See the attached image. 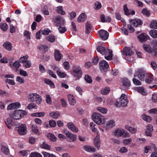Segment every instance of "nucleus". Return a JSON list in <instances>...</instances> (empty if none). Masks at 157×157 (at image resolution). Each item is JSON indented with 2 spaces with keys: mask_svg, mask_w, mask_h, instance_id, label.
<instances>
[{
  "mask_svg": "<svg viewBox=\"0 0 157 157\" xmlns=\"http://www.w3.org/2000/svg\"><path fill=\"white\" fill-rule=\"evenodd\" d=\"M44 157H57L55 155L52 154H50L47 152H44L43 153Z\"/></svg>",
  "mask_w": 157,
  "mask_h": 157,
  "instance_id": "50",
  "label": "nucleus"
},
{
  "mask_svg": "<svg viewBox=\"0 0 157 157\" xmlns=\"http://www.w3.org/2000/svg\"><path fill=\"white\" fill-rule=\"evenodd\" d=\"M46 39L48 41L53 43L55 41V37L53 35H49L46 37Z\"/></svg>",
  "mask_w": 157,
  "mask_h": 157,
  "instance_id": "36",
  "label": "nucleus"
},
{
  "mask_svg": "<svg viewBox=\"0 0 157 157\" xmlns=\"http://www.w3.org/2000/svg\"><path fill=\"white\" fill-rule=\"evenodd\" d=\"M137 90L139 93L142 94V95H145L146 93L144 91V89L142 87H139L137 88Z\"/></svg>",
  "mask_w": 157,
  "mask_h": 157,
  "instance_id": "49",
  "label": "nucleus"
},
{
  "mask_svg": "<svg viewBox=\"0 0 157 157\" xmlns=\"http://www.w3.org/2000/svg\"><path fill=\"white\" fill-rule=\"evenodd\" d=\"M27 114L25 111L19 109L14 111L13 113H11L10 115L11 118L14 120H18L23 117Z\"/></svg>",
  "mask_w": 157,
  "mask_h": 157,
  "instance_id": "2",
  "label": "nucleus"
},
{
  "mask_svg": "<svg viewBox=\"0 0 157 157\" xmlns=\"http://www.w3.org/2000/svg\"><path fill=\"white\" fill-rule=\"evenodd\" d=\"M54 22L56 23V25L58 27L64 24V20L60 16H56L54 20Z\"/></svg>",
  "mask_w": 157,
  "mask_h": 157,
  "instance_id": "11",
  "label": "nucleus"
},
{
  "mask_svg": "<svg viewBox=\"0 0 157 157\" xmlns=\"http://www.w3.org/2000/svg\"><path fill=\"white\" fill-rule=\"evenodd\" d=\"M125 128L127 130L132 134L135 133L137 131V129L136 128L130 127L128 125H126L125 126Z\"/></svg>",
  "mask_w": 157,
  "mask_h": 157,
  "instance_id": "27",
  "label": "nucleus"
},
{
  "mask_svg": "<svg viewBox=\"0 0 157 157\" xmlns=\"http://www.w3.org/2000/svg\"><path fill=\"white\" fill-rule=\"evenodd\" d=\"M67 126L69 129L74 132H77L78 131V128L75 126L74 124L72 122L68 123Z\"/></svg>",
  "mask_w": 157,
  "mask_h": 157,
  "instance_id": "17",
  "label": "nucleus"
},
{
  "mask_svg": "<svg viewBox=\"0 0 157 157\" xmlns=\"http://www.w3.org/2000/svg\"><path fill=\"white\" fill-rule=\"evenodd\" d=\"M44 81L46 84L49 85L51 87L53 88L55 87L54 84L50 80L46 79L44 80Z\"/></svg>",
  "mask_w": 157,
  "mask_h": 157,
  "instance_id": "38",
  "label": "nucleus"
},
{
  "mask_svg": "<svg viewBox=\"0 0 157 157\" xmlns=\"http://www.w3.org/2000/svg\"><path fill=\"white\" fill-rule=\"evenodd\" d=\"M46 101L47 103L51 104V98L49 95L47 94L46 95Z\"/></svg>",
  "mask_w": 157,
  "mask_h": 157,
  "instance_id": "57",
  "label": "nucleus"
},
{
  "mask_svg": "<svg viewBox=\"0 0 157 157\" xmlns=\"http://www.w3.org/2000/svg\"><path fill=\"white\" fill-rule=\"evenodd\" d=\"M142 14L145 15L147 17H149L150 16V12L146 9H144L141 11Z\"/></svg>",
  "mask_w": 157,
  "mask_h": 157,
  "instance_id": "51",
  "label": "nucleus"
},
{
  "mask_svg": "<svg viewBox=\"0 0 157 157\" xmlns=\"http://www.w3.org/2000/svg\"><path fill=\"white\" fill-rule=\"evenodd\" d=\"M142 47L144 50L145 51H146L149 53L151 52L152 49L150 45L147 44H144L143 45Z\"/></svg>",
  "mask_w": 157,
  "mask_h": 157,
  "instance_id": "30",
  "label": "nucleus"
},
{
  "mask_svg": "<svg viewBox=\"0 0 157 157\" xmlns=\"http://www.w3.org/2000/svg\"><path fill=\"white\" fill-rule=\"evenodd\" d=\"M92 119L98 124H101L104 122V117L98 113H94L92 115Z\"/></svg>",
  "mask_w": 157,
  "mask_h": 157,
  "instance_id": "3",
  "label": "nucleus"
},
{
  "mask_svg": "<svg viewBox=\"0 0 157 157\" xmlns=\"http://www.w3.org/2000/svg\"><path fill=\"white\" fill-rule=\"evenodd\" d=\"M57 73L58 75L60 78H64L66 75V74L64 72H61L60 71H57Z\"/></svg>",
  "mask_w": 157,
  "mask_h": 157,
  "instance_id": "61",
  "label": "nucleus"
},
{
  "mask_svg": "<svg viewBox=\"0 0 157 157\" xmlns=\"http://www.w3.org/2000/svg\"><path fill=\"white\" fill-rule=\"evenodd\" d=\"M143 119L144 120L147 122H150L151 121V117L149 116L144 115L142 116Z\"/></svg>",
  "mask_w": 157,
  "mask_h": 157,
  "instance_id": "47",
  "label": "nucleus"
},
{
  "mask_svg": "<svg viewBox=\"0 0 157 157\" xmlns=\"http://www.w3.org/2000/svg\"><path fill=\"white\" fill-rule=\"evenodd\" d=\"M49 115L54 118H57L60 116V114L58 111L52 112L50 113Z\"/></svg>",
  "mask_w": 157,
  "mask_h": 157,
  "instance_id": "28",
  "label": "nucleus"
},
{
  "mask_svg": "<svg viewBox=\"0 0 157 157\" xmlns=\"http://www.w3.org/2000/svg\"><path fill=\"white\" fill-rule=\"evenodd\" d=\"M147 75V76H146L144 79H145V82L147 84H150L153 82V78L151 75H150L148 73Z\"/></svg>",
  "mask_w": 157,
  "mask_h": 157,
  "instance_id": "24",
  "label": "nucleus"
},
{
  "mask_svg": "<svg viewBox=\"0 0 157 157\" xmlns=\"http://www.w3.org/2000/svg\"><path fill=\"white\" fill-rule=\"evenodd\" d=\"M90 126L92 131L93 132H97V127L98 125L94 124L93 122H92L90 124Z\"/></svg>",
  "mask_w": 157,
  "mask_h": 157,
  "instance_id": "35",
  "label": "nucleus"
},
{
  "mask_svg": "<svg viewBox=\"0 0 157 157\" xmlns=\"http://www.w3.org/2000/svg\"><path fill=\"white\" fill-rule=\"evenodd\" d=\"M3 47L6 49L10 51L12 50V46L11 43L8 41L4 42L3 44Z\"/></svg>",
  "mask_w": 157,
  "mask_h": 157,
  "instance_id": "21",
  "label": "nucleus"
},
{
  "mask_svg": "<svg viewBox=\"0 0 157 157\" xmlns=\"http://www.w3.org/2000/svg\"><path fill=\"white\" fill-rule=\"evenodd\" d=\"M83 149L85 151L90 152H94L96 151V149L95 148L89 145L84 146Z\"/></svg>",
  "mask_w": 157,
  "mask_h": 157,
  "instance_id": "20",
  "label": "nucleus"
},
{
  "mask_svg": "<svg viewBox=\"0 0 157 157\" xmlns=\"http://www.w3.org/2000/svg\"><path fill=\"white\" fill-rule=\"evenodd\" d=\"M35 95H36V96L35 95L36 98L34 101H35L37 103L40 104V102L42 101V99L41 96L37 94H35Z\"/></svg>",
  "mask_w": 157,
  "mask_h": 157,
  "instance_id": "41",
  "label": "nucleus"
},
{
  "mask_svg": "<svg viewBox=\"0 0 157 157\" xmlns=\"http://www.w3.org/2000/svg\"><path fill=\"white\" fill-rule=\"evenodd\" d=\"M62 132L66 135L67 138H69V142H73L76 140L77 136L76 135L70 133L67 130H63Z\"/></svg>",
  "mask_w": 157,
  "mask_h": 157,
  "instance_id": "5",
  "label": "nucleus"
},
{
  "mask_svg": "<svg viewBox=\"0 0 157 157\" xmlns=\"http://www.w3.org/2000/svg\"><path fill=\"white\" fill-rule=\"evenodd\" d=\"M123 55L130 56L134 54V52L129 47H125L123 50Z\"/></svg>",
  "mask_w": 157,
  "mask_h": 157,
  "instance_id": "15",
  "label": "nucleus"
},
{
  "mask_svg": "<svg viewBox=\"0 0 157 157\" xmlns=\"http://www.w3.org/2000/svg\"><path fill=\"white\" fill-rule=\"evenodd\" d=\"M68 98L69 104L71 105H74L75 104L76 101L73 96L71 94H68Z\"/></svg>",
  "mask_w": 157,
  "mask_h": 157,
  "instance_id": "22",
  "label": "nucleus"
},
{
  "mask_svg": "<svg viewBox=\"0 0 157 157\" xmlns=\"http://www.w3.org/2000/svg\"><path fill=\"white\" fill-rule=\"evenodd\" d=\"M0 28L3 31H6L8 29V26L6 23H1L0 24Z\"/></svg>",
  "mask_w": 157,
  "mask_h": 157,
  "instance_id": "33",
  "label": "nucleus"
},
{
  "mask_svg": "<svg viewBox=\"0 0 157 157\" xmlns=\"http://www.w3.org/2000/svg\"><path fill=\"white\" fill-rule=\"evenodd\" d=\"M150 27L152 29H157V21H152L150 24Z\"/></svg>",
  "mask_w": 157,
  "mask_h": 157,
  "instance_id": "45",
  "label": "nucleus"
},
{
  "mask_svg": "<svg viewBox=\"0 0 157 157\" xmlns=\"http://www.w3.org/2000/svg\"><path fill=\"white\" fill-rule=\"evenodd\" d=\"M132 81L133 83L136 85H140L141 84L140 81L135 78H133Z\"/></svg>",
  "mask_w": 157,
  "mask_h": 157,
  "instance_id": "53",
  "label": "nucleus"
},
{
  "mask_svg": "<svg viewBox=\"0 0 157 157\" xmlns=\"http://www.w3.org/2000/svg\"><path fill=\"white\" fill-rule=\"evenodd\" d=\"M5 123L7 127L9 129L12 128V125H17L16 123H15V121L10 118L7 119L6 122Z\"/></svg>",
  "mask_w": 157,
  "mask_h": 157,
  "instance_id": "16",
  "label": "nucleus"
},
{
  "mask_svg": "<svg viewBox=\"0 0 157 157\" xmlns=\"http://www.w3.org/2000/svg\"><path fill=\"white\" fill-rule=\"evenodd\" d=\"M100 18L101 22H110L111 21V18L109 17H107V20H105V16L103 14H101L100 16Z\"/></svg>",
  "mask_w": 157,
  "mask_h": 157,
  "instance_id": "29",
  "label": "nucleus"
},
{
  "mask_svg": "<svg viewBox=\"0 0 157 157\" xmlns=\"http://www.w3.org/2000/svg\"><path fill=\"white\" fill-rule=\"evenodd\" d=\"M27 108L29 109H30L33 108L36 109L37 106L34 103H31L28 105Z\"/></svg>",
  "mask_w": 157,
  "mask_h": 157,
  "instance_id": "58",
  "label": "nucleus"
},
{
  "mask_svg": "<svg viewBox=\"0 0 157 157\" xmlns=\"http://www.w3.org/2000/svg\"><path fill=\"white\" fill-rule=\"evenodd\" d=\"M98 34L102 40H106L108 38L109 34L106 31L100 30L98 31Z\"/></svg>",
  "mask_w": 157,
  "mask_h": 157,
  "instance_id": "8",
  "label": "nucleus"
},
{
  "mask_svg": "<svg viewBox=\"0 0 157 157\" xmlns=\"http://www.w3.org/2000/svg\"><path fill=\"white\" fill-rule=\"evenodd\" d=\"M17 132L20 135H24L27 132V128L26 125L24 124H21L18 127Z\"/></svg>",
  "mask_w": 157,
  "mask_h": 157,
  "instance_id": "10",
  "label": "nucleus"
},
{
  "mask_svg": "<svg viewBox=\"0 0 157 157\" xmlns=\"http://www.w3.org/2000/svg\"><path fill=\"white\" fill-rule=\"evenodd\" d=\"M150 34L153 38H157V30L155 29L151 30L150 32Z\"/></svg>",
  "mask_w": 157,
  "mask_h": 157,
  "instance_id": "34",
  "label": "nucleus"
},
{
  "mask_svg": "<svg viewBox=\"0 0 157 157\" xmlns=\"http://www.w3.org/2000/svg\"><path fill=\"white\" fill-rule=\"evenodd\" d=\"M59 26V27L58 28V30L60 33H64L67 31V29L65 27H62L61 26Z\"/></svg>",
  "mask_w": 157,
  "mask_h": 157,
  "instance_id": "54",
  "label": "nucleus"
},
{
  "mask_svg": "<svg viewBox=\"0 0 157 157\" xmlns=\"http://www.w3.org/2000/svg\"><path fill=\"white\" fill-rule=\"evenodd\" d=\"M97 51L101 54L105 55V58L107 60H111L113 58L112 51L102 46H98L96 49Z\"/></svg>",
  "mask_w": 157,
  "mask_h": 157,
  "instance_id": "1",
  "label": "nucleus"
},
{
  "mask_svg": "<svg viewBox=\"0 0 157 157\" xmlns=\"http://www.w3.org/2000/svg\"><path fill=\"white\" fill-rule=\"evenodd\" d=\"M54 57L56 60L59 61L63 57V55L59 50L55 49L54 52Z\"/></svg>",
  "mask_w": 157,
  "mask_h": 157,
  "instance_id": "19",
  "label": "nucleus"
},
{
  "mask_svg": "<svg viewBox=\"0 0 157 157\" xmlns=\"http://www.w3.org/2000/svg\"><path fill=\"white\" fill-rule=\"evenodd\" d=\"M24 66L26 68H28L31 67V62L29 60H27L26 62L24 63Z\"/></svg>",
  "mask_w": 157,
  "mask_h": 157,
  "instance_id": "52",
  "label": "nucleus"
},
{
  "mask_svg": "<svg viewBox=\"0 0 157 157\" xmlns=\"http://www.w3.org/2000/svg\"><path fill=\"white\" fill-rule=\"evenodd\" d=\"M57 13L62 15H64L65 14V12L63 10V7L62 6H59L57 7Z\"/></svg>",
  "mask_w": 157,
  "mask_h": 157,
  "instance_id": "39",
  "label": "nucleus"
},
{
  "mask_svg": "<svg viewBox=\"0 0 157 157\" xmlns=\"http://www.w3.org/2000/svg\"><path fill=\"white\" fill-rule=\"evenodd\" d=\"M21 107V104L20 103L16 102L13 103L9 104L7 107L8 110L14 109H18Z\"/></svg>",
  "mask_w": 157,
  "mask_h": 157,
  "instance_id": "14",
  "label": "nucleus"
},
{
  "mask_svg": "<svg viewBox=\"0 0 157 157\" xmlns=\"http://www.w3.org/2000/svg\"><path fill=\"white\" fill-rule=\"evenodd\" d=\"M99 64L100 69L102 72L106 71L109 66L107 62L105 60L100 61Z\"/></svg>",
  "mask_w": 157,
  "mask_h": 157,
  "instance_id": "7",
  "label": "nucleus"
},
{
  "mask_svg": "<svg viewBox=\"0 0 157 157\" xmlns=\"http://www.w3.org/2000/svg\"><path fill=\"white\" fill-rule=\"evenodd\" d=\"M51 32V31L49 29H45L42 30V34L44 35H47Z\"/></svg>",
  "mask_w": 157,
  "mask_h": 157,
  "instance_id": "60",
  "label": "nucleus"
},
{
  "mask_svg": "<svg viewBox=\"0 0 157 157\" xmlns=\"http://www.w3.org/2000/svg\"><path fill=\"white\" fill-rule=\"evenodd\" d=\"M99 136H97L94 140V143L95 146L99 149L100 147V141L99 140Z\"/></svg>",
  "mask_w": 157,
  "mask_h": 157,
  "instance_id": "32",
  "label": "nucleus"
},
{
  "mask_svg": "<svg viewBox=\"0 0 157 157\" xmlns=\"http://www.w3.org/2000/svg\"><path fill=\"white\" fill-rule=\"evenodd\" d=\"M82 74V71L79 67H75L73 69V75L75 78V80L79 79L81 77Z\"/></svg>",
  "mask_w": 157,
  "mask_h": 157,
  "instance_id": "6",
  "label": "nucleus"
},
{
  "mask_svg": "<svg viewBox=\"0 0 157 157\" xmlns=\"http://www.w3.org/2000/svg\"><path fill=\"white\" fill-rule=\"evenodd\" d=\"M149 37L146 34L142 33L138 36V38L141 43H143L149 39Z\"/></svg>",
  "mask_w": 157,
  "mask_h": 157,
  "instance_id": "12",
  "label": "nucleus"
},
{
  "mask_svg": "<svg viewBox=\"0 0 157 157\" xmlns=\"http://www.w3.org/2000/svg\"><path fill=\"white\" fill-rule=\"evenodd\" d=\"M1 150L4 154H7L9 152L8 148L5 146H2Z\"/></svg>",
  "mask_w": 157,
  "mask_h": 157,
  "instance_id": "44",
  "label": "nucleus"
},
{
  "mask_svg": "<svg viewBox=\"0 0 157 157\" xmlns=\"http://www.w3.org/2000/svg\"><path fill=\"white\" fill-rule=\"evenodd\" d=\"M41 147L46 149L49 150L50 149V146L47 144H46L45 143L43 142L41 145Z\"/></svg>",
  "mask_w": 157,
  "mask_h": 157,
  "instance_id": "63",
  "label": "nucleus"
},
{
  "mask_svg": "<svg viewBox=\"0 0 157 157\" xmlns=\"http://www.w3.org/2000/svg\"><path fill=\"white\" fill-rule=\"evenodd\" d=\"M36 93L32 94L29 95L28 96V100L30 102H33L35 98Z\"/></svg>",
  "mask_w": 157,
  "mask_h": 157,
  "instance_id": "37",
  "label": "nucleus"
},
{
  "mask_svg": "<svg viewBox=\"0 0 157 157\" xmlns=\"http://www.w3.org/2000/svg\"><path fill=\"white\" fill-rule=\"evenodd\" d=\"M91 29V25L90 22L87 21L86 24V33L87 34L90 33Z\"/></svg>",
  "mask_w": 157,
  "mask_h": 157,
  "instance_id": "31",
  "label": "nucleus"
},
{
  "mask_svg": "<svg viewBox=\"0 0 157 157\" xmlns=\"http://www.w3.org/2000/svg\"><path fill=\"white\" fill-rule=\"evenodd\" d=\"M107 125L109 127L112 128L114 127L115 125L114 122L112 121H109L107 123Z\"/></svg>",
  "mask_w": 157,
  "mask_h": 157,
  "instance_id": "55",
  "label": "nucleus"
},
{
  "mask_svg": "<svg viewBox=\"0 0 157 157\" xmlns=\"http://www.w3.org/2000/svg\"><path fill=\"white\" fill-rule=\"evenodd\" d=\"M120 100L121 106L125 107L127 106L128 101L126 95L125 94H122L121 95Z\"/></svg>",
  "mask_w": 157,
  "mask_h": 157,
  "instance_id": "9",
  "label": "nucleus"
},
{
  "mask_svg": "<svg viewBox=\"0 0 157 157\" xmlns=\"http://www.w3.org/2000/svg\"><path fill=\"white\" fill-rule=\"evenodd\" d=\"M130 24L135 27L141 25L143 24L142 21L140 19L136 18L130 21Z\"/></svg>",
  "mask_w": 157,
  "mask_h": 157,
  "instance_id": "13",
  "label": "nucleus"
},
{
  "mask_svg": "<svg viewBox=\"0 0 157 157\" xmlns=\"http://www.w3.org/2000/svg\"><path fill=\"white\" fill-rule=\"evenodd\" d=\"M85 79L86 82L90 83H91L92 82L90 77L88 75H85Z\"/></svg>",
  "mask_w": 157,
  "mask_h": 157,
  "instance_id": "59",
  "label": "nucleus"
},
{
  "mask_svg": "<svg viewBox=\"0 0 157 157\" xmlns=\"http://www.w3.org/2000/svg\"><path fill=\"white\" fill-rule=\"evenodd\" d=\"M21 65L20 63V62L18 60L15 61L13 63V68L16 72L18 70V69L21 66Z\"/></svg>",
  "mask_w": 157,
  "mask_h": 157,
  "instance_id": "26",
  "label": "nucleus"
},
{
  "mask_svg": "<svg viewBox=\"0 0 157 157\" xmlns=\"http://www.w3.org/2000/svg\"><path fill=\"white\" fill-rule=\"evenodd\" d=\"M132 140L131 138H130L128 139H126L123 141V144L126 145H128L130 144L132 142Z\"/></svg>",
  "mask_w": 157,
  "mask_h": 157,
  "instance_id": "48",
  "label": "nucleus"
},
{
  "mask_svg": "<svg viewBox=\"0 0 157 157\" xmlns=\"http://www.w3.org/2000/svg\"><path fill=\"white\" fill-rule=\"evenodd\" d=\"M95 9L96 10H99L101 7V3L98 2H96L95 3Z\"/></svg>",
  "mask_w": 157,
  "mask_h": 157,
  "instance_id": "64",
  "label": "nucleus"
},
{
  "mask_svg": "<svg viewBox=\"0 0 157 157\" xmlns=\"http://www.w3.org/2000/svg\"><path fill=\"white\" fill-rule=\"evenodd\" d=\"M110 91V89L109 88L106 87L104 89L101 90V93L102 94L105 95L108 94Z\"/></svg>",
  "mask_w": 157,
  "mask_h": 157,
  "instance_id": "46",
  "label": "nucleus"
},
{
  "mask_svg": "<svg viewBox=\"0 0 157 157\" xmlns=\"http://www.w3.org/2000/svg\"><path fill=\"white\" fill-rule=\"evenodd\" d=\"M97 109L98 111L103 113L105 114L107 112V109H106L105 108L102 107H98Z\"/></svg>",
  "mask_w": 157,
  "mask_h": 157,
  "instance_id": "56",
  "label": "nucleus"
},
{
  "mask_svg": "<svg viewBox=\"0 0 157 157\" xmlns=\"http://www.w3.org/2000/svg\"><path fill=\"white\" fill-rule=\"evenodd\" d=\"M28 57L29 56L27 55H26L25 56L21 57L19 59V62L21 63H24L27 60Z\"/></svg>",
  "mask_w": 157,
  "mask_h": 157,
  "instance_id": "42",
  "label": "nucleus"
},
{
  "mask_svg": "<svg viewBox=\"0 0 157 157\" xmlns=\"http://www.w3.org/2000/svg\"><path fill=\"white\" fill-rule=\"evenodd\" d=\"M122 82L123 86L126 89H128L131 85L130 81L126 78H123Z\"/></svg>",
  "mask_w": 157,
  "mask_h": 157,
  "instance_id": "18",
  "label": "nucleus"
},
{
  "mask_svg": "<svg viewBox=\"0 0 157 157\" xmlns=\"http://www.w3.org/2000/svg\"><path fill=\"white\" fill-rule=\"evenodd\" d=\"M20 74L24 76H27L28 75L26 72L22 69H20L19 70Z\"/></svg>",
  "mask_w": 157,
  "mask_h": 157,
  "instance_id": "62",
  "label": "nucleus"
},
{
  "mask_svg": "<svg viewBox=\"0 0 157 157\" xmlns=\"http://www.w3.org/2000/svg\"><path fill=\"white\" fill-rule=\"evenodd\" d=\"M124 132V129L117 128L114 130V133L115 136H122V134Z\"/></svg>",
  "mask_w": 157,
  "mask_h": 157,
  "instance_id": "25",
  "label": "nucleus"
},
{
  "mask_svg": "<svg viewBox=\"0 0 157 157\" xmlns=\"http://www.w3.org/2000/svg\"><path fill=\"white\" fill-rule=\"evenodd\" d=\"M123 10L125 15L126 16L129 15V10L127 7V5L125 4L123 6Z\"/></svg>",
  "mask_w": 157,
  "mask_h": 157,
  "instance_id": "43",
  "label": "nucleus"
},
{
  "mask_svg": "<svg viewBox=\"0 0 157 157\" xmlns=\"http://www.w3.org/2000/svg\"><path fill=\"white\" fill-rule=\"evenodd\" d=\"M86 15L84 13H83L78 18L77 21L79 22H83L86 20Z\"/></svg>",
  "mask_w": 157,
  "mask_h": 157,
  "instance_id": "23",
  "label": "nucleus"
},
{
  "mask_svg": "<svg viewBox=\"0 0 157 157\" xmlns=\"http://www.w3.org/2000/svg\"><path fill=\"white\" fill-rule=\"evenodd\" d=\"M147 74L145 71L139 69L136 72L135 76L137 77L141 81H144Z\"/></svg>",
  "mask_w": 157,
  "mask_h": 157,
  "instance_id": "4",
  "label": "nucleus"
},
{
  "mask_svg": "<svg viewBox=\"0 0 157 157\" xmlns=\"http://www.w3.org/2000/svg\"><path fill=\"white\" fill-rule=\"evenodd\" d=\"M29 157H42V155L37 152H34L31 153Z\"/></svg>",
  "mask_w": 157,
  "mask_h": 157,
  "instance_id": "40",
  "label": "nucleus"
}]
</instances>
